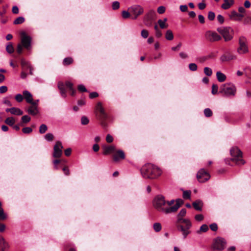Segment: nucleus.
<instances>
[{"instance_id":"f257e3e1","label":"nucleus","mask_w":251,"mask_h":251,"mask_svg":"<svg viewBox=\"0 0 251 251\" xmlns=\"http://www.w3.org/2000/svg\"><path fill=\"white\" fill-rule=\"evenodd\" d=\"M186 214V210L185 208L181 209L177 216L176 224L177 230L182 232L184 238H186L188 235L191 233L190 229L192 226V224L190 220L183 218Z\"/></svg>"},{"instance_id":"f03ea898","label":"nucleus","mask_w":251,"mask_h":251,"mask_svg":"<svg viewBox=\"0 0 251 251\" xmlns=\"http://www.w3.org/2000/svg\"><path fill=\"white\" fill-rule=\"evenodd\" d=\"M143 177L148 179H156L162 174V170L158 166L151 164H145L141 169Z\"/></svg>"},{"instance_id":"7ed1b4c3","label":"nucleus","mask_w":251,"mask_h":251,"mask_svg":"<svg viewBox=\"0 0 251 251\" xmlns=\"http://www.w3.org/2000/svg\"><path fill=\"white\" fill-rule=\"evenodd\" d=\"M95 113L96 119L100 121L101 126L104 129H106L108 126V122L109 120L110 117L105 112L101 102H98L95 106Z\"/></svg>"},{"instance_id":"20e7f679","label":"nucleus","mask_w":251,"mask_h":251,"mask_svg":"<svg viewBox=\"0 0 251 251\" xmlns=\"http://www.w3.org/2000/svg\"><path fill=\"white\" fill-rule=\"evenodd\" d=\"M153 206L159 212L165 214H170V207H168L167 201L162 195L157 196L153 200Z\"/></svg>"},{"instance_id":"39448f33","label":"nucleus","mask_w":251,"mask_h":251,"mask_svg":"<svg viewBox=\"0 0 251 251\" xmlns=\"http://www.w3.org/2000/svg\"><path fill=\"white\" fill-rule=\"evenodd\" d=\"M21 36V44H18L17 46V53H21L23 50V47L27 50L31 49V43L32 38L30 36L27 35L25 32L22 31L20 33Z\"/></svg>"},{"instance_id":"423d86ee","label":"nucleus","mask_w":251,"mask_h":251,"mask_svg":"<svg viewBox=\"0 0 251 251\" xmlns=\"http://www.w3.org/2000/svg\"><path fill=\"white\" fill-rule=\"evenodd\" d=\"M230 152L232 156L231 160L232 161L239 165L245 164V162L242 159V152L237 147L232 148Z\"/></svg>"},{"instance_id":"0eeeda50","label":"nucleus","mask_w":251,"mask_h":251,"mask_svg":"<svg viewBox=\"0 0 251 251\" xmlns=\"http://www.w3.org/2000/svg\"><path fill=\"white\" fill-rule=\"evenodd\" d=\"M219 92L224 93L226 96H234L236 92V88L233 84L227 83L221 86Z\"/></svg>"},{"instance_id":"6e6552de","label":"nucleus","mask_w":251,"mask_h":251,"mask_svg":"<svg viewBox=\"0 0 251 251\" xmlns=\"http://www.w3.org/2000/svg\"><path fill=\"white\" fill-rule=\"evenodd\" d=\"M217 31L220 33L223 37L225 41L227 42L232 39L234 31L230 27H218L217 29Z\"/></svg>"},{"instance_id":"1a4fd4ad","label":"nucleus","mask_w":251,"mask_h":251,"mask_svg":"<svg viewBox=\"0 0 251 251\" xmlns=\"http://www.w3.org/2000/svg\"><path fill=\"white\" fill-rule=\"evenodd\" d=\"M226 242L224 238L218 237L213 240L212 248L214 250L222 251L226 248Z\"/></svg>"},{"instance_id":"9d476101","label":"nucleus","mask_w":251,"mask_h":251,"mask_svg":"<svg viewBox=\"0 0 251 251\" xmlns=\"http://www.w3.org/2000/svg\"><path fill=\"white\" fill-rule=\"evenodd\" d=\"M132 19L135 20L144 12V8L139 5H135L128 8Z\"/></svg>"},{"instance_id":"9b49d317","label":"nucleus","mask_w":251,"mask_h":251,"mask_svg":"<svg viewBox=\"0 0 251 251\" xmlns=\"http://www.w3.org/2000/svg\"><path fill=\"white\" fill-rule=\"evenodd\" d=\"M205 38L207 41L210 42L218 41L222 39L220 35L215 31L212 30H208L205 32Z\"/></svg>"},{"instance_id":"f8f14e48","label":"nucleus","mask_w":251,"mask_h":251,"mask_svg":"<svg viewBox=\"0 0 251 251\" xmlns=\"http://www.w3.org/2000/svg\"><path fill=\"white\" fill-rule=\"evenodd\" d=\"M210 178L209 174L204 169H200L197 174V178L201 183H204L208 181Z\"/></svg>"},{"instance_id":"ddd939ff","label":"nucleus","mask_w":251,"mask_h":251,"mask_svg":"<svg viewBox=\"0 0 251 251\" xmlns=\"http://www.w3.org/2000/svg\"><path fill=\"white\" fill-rule=\"evenodd\" d=\"M155 16V12L153 10H149L144 16L143 22L145 25L148 26H150L152 25Z\"/></svg>"},{"instance_id":"4468645a","label":"nucleus","mask_w":251,"mask_h":251,"mask_svg":"<svg viewBox=\"0 0 251 251\" xmlns=\"http://www.w3.org/2000/svg\"><path fill=\"white\" fill-rule=\"evenodd\" d=\"M63 147L60 141H57L53 147L52 156L54 158H60L62 155Z\"/></svg>"},{"instance_id":"2eb2a0df","label":"nucleus","mask_w":251,"mask_h":251,"mask_svg":"<svg viewBox=\"0 0 251 251\" xmlns=\"http://www.w3.org/2000/svg\"><path fill=\"white\" fill-rule=\"evenodd\" d=\"M239 47L238 49V52L239 53H245L248 51V47L246 45V39L244 37H241L239 40Z\"/></svg>"},{"instance_id":"dca6fc26","label":"nucleus","mask_w":251,"mask_h":251,"mask_svg":"<svg viewBox=\"0 0 251 251\" xmlns=\"http://www.w3.org/2000/svg\"><path fill=\"white\" fill-rule=\"evenodd\" d=\"M113 161L118 162L122 160H124L126 158V155L124 151L121 150L116 151L113 156Z\"/></svg>"},{"instance_id":"f3484780","label":"nucleus","mask_w":251,"mask_h":251,"mask_svg":"<svg viewBox=\"0 0 251 251\" xmlns=\"http://www.w3.org/2000/svg\"><path fill=\"white\" fill-rule=\"evenodd\" d=\"M102 150L103 154L104 155H107L108 154L114 153V152L116 151V147L113 145L103 146L102 147Z\"/></svg>"},{"instance_id":"a211bd4d","label":"nucleus","mask_w":251,"mask_h":251,"mask_svg":"<svg viewBox=\"0 0 251 251\" xmlns=\"http://www.w3.org/2000/svg\"><path fill=\"white\" fill-rule=\"evenodd\" d=\"M21 64L23 70L26 71L28 69L29 70V74L33 75L32 71L33 70L30 64L25 59H22L21 61Z\"/></svg>"},{"instance_id":"6ab92c4d","label":"nucleus","mask_w":251,"mask_h":251,"mask_svg":"<svg viewBox=\"0 0 251 251\" xmlns=\"http://www.w3.org/2000/svg\"><path fill=\"white\" fill-rule=\"evenodd\" d=\"M9 248L8 243L4 237L0 235V251H8Z\"/></svg>"},{"instance_id":"aec40b11","label":"nucleus","mask_w":251,"mask_h":251,"mask_svg":"<svg viewBox=\"0 0 251 251\" xmlns=\"http://www.w3.org/2000/svg\"><path fill=\"white\" fill-rule=\"evenodd\" d=\"M229 16L230 19L232 20L235 21H240L242 20L244 15L242 14L238 13L235 10H233L231 12L230 14L229 15Z\"/></svg>"},{"instance_id":"412c9836","label":"nucleus","mask_w":251,"mask_h":251,"mask_svg":"<svg viewBox=\"0 0 251 251\" xmlns=\"http://www.w3.org/2000/svg\"><path fill=\"white\" fill-rule=\"evenodd\" d=\"M31 105L28 108V113L33 116H35L38 113V110L37 108V103L36 102H33L30 103Z\"/></svg>"},{"instance_id":"4be33fe9","label":"nucleus","mask_w":251,"mask_h":251,"mask_svg":"<svg viewBox=\"0 0 251 251\" xmlns=\"http://www.w3.org/2000/svg\"><path fill=\"white\" fill-rule=\"evenodd\" d=\"M176 204L170 207L171 213H175L178 208L183 204V201L181 199H177L176 201Z\"/></svg>"},{"instance_id":"5701e85b","label":"nucleus","mask_w":251,"mask_h":251,"mask_svg":"<svg viewBox=\"0 0 251 251\" xmlns=\"http://www.w3.org/2000/svg\"><path fill=\"white\" fill-rule=\"evenodd\" d=\"M23 95L24 96V99L25 100L27 103H31L34 102L32 95L29 91L27 90L23 91Z\"/></svg>"},{"instance_id":"b1692460","label":"nucleus","mask_w":251,"mask_h":251,"mask_svg":"<svg viewBox=\"0 0 251 251\" xmlns=\"http://www.w3.org/2000/svg\"><path fill=\"white\" fill-rule=\"evenodd\" d=\"M58 88L60 91L61 96L63 98H66V92L65 90V86L64 84L62 82H59L58 83Z\"/></svg>"},{"instance_id":"393cba45","label":"nucleus","mask_w":251,"mask_h":251,"mask_svg":"<svg viewBox=\"0 0 251 251\" xmlns=\"http://www.w3.org/2000/svg\"><path fill=\"white\" fill-rule=\"evenodd\" d=\"M234 1L231 0H224V3L222 4L221 7L224 10L228 9L234 4Z\"/></svg>"},{"instance_id":"a878e982","label":"nucleus","mask_w":251,"mask_h":251,"mask_svg":"<svg viewBox=\"0 0 251 251\" xmlns=\"http://www.w3.org/2000/svg\"><path fill=\"white\" fill-rule=\"evenodd\" d=\"M192 205L196 210L198 211H201L203 202L201 200H197L193 202Z\"/></svg>"},{"instance_id":"bb28decb","label":"nucleus","mask_w":251,"mask_h":251,"mask_svg":"<svg viewBox=\"0 0 251 251\" xmlns=\"http://www.w3.org/2000/svg\"><path fill=\"white\" fill-rule=\"evenodd\" d=\"M4 122L6 124L11 126L14 129H16V126H14L15 123V119L12 117H9L7 118Z\"/></svg>"},{"instance_id":"cd10ccee","label":"nucleus","mask_w":251,"mask_h":251,"mask_svg":"<svg viewBox=\"0 0 251 251\" xmlns=\"http://www.w3.org/2000/svg\"><path fill=\"white\" fill-rule=\"evenodd\" d=\"M216 76L218 80L220 82H224L226 79V75L221 72H217L216 73Z\"/></svg>"},{"instance_id":"c85d7f7f","label":"nucleus","mask_w":251,"mask_h":251,"mask_svg":"<svg viewBox=\"0 0 251 251\" xmlns=\"http://www.w3.org/2000/svg\"><path fill=\"white\" fill-rule=\"evenodd\" d=\"M74 62V59L71 57H68L65 58L62 62L64 66H68L72 64Z\"/></svg>"},{"instance_id":"c756f323","label":"nucleus","mask_w":251,"mask_h":251,"mask_svg":"<svg viewBox=\"0 0 251 251\" xmlns=\"http://www.w3.org/2000/svg\"><path fill=\"white\" fill-rule=\"evenodd\" d=\"M7 218L6 215L4 213L3 209L2 207L1 202L0 201V220H4Z\"/></svg>"},{"instance_id":"7c9ffc66","label":"nucleus","mask_w":251,"mask_h":251,"mask_svg":"<svg viewBox=\"0 0 251 251\" xmlns=\"http://www.w3.org/2000/svg\"><path fill=\"white\" fill-rule=\"evenodd\" d=\"M167 21V18H164L163 20L159 19L158 21V24H159L160 27L162 29L165 28L167 27V25H166L165 23Z\"/></svg>"},{"instance_id":"2f4dec72","label":"nucleus","mask_w":251,"mask_h":251,"mask_svg":"<svg viewBox=\"0 0 251 251\" xmlns=\"http://www.w3.org/2000/svg\"><path fill=\"white\" fill-rule=\"evenodd\" d=\"M165 38L167 40L169 41H171L174 39V35L171 30H168L166 31Z\"/></svg>"},{"instance_id":"473e14b6","label":"nucleus","mask_w":251,"mask_h":251,"mask_svg":"<svg viewBox=\"0 0 251 251\" xmlns=\"http://www.w3.org/2000/svg\"><path fill=\"white\" fill-rule=\"evenodd\" d=\"M208 230V226L206 224H203L201 226L200 229L197 231V233H201V232H206Z\"/></svg>"},{"instance_id":"72a5a7b5","label":"nucleus","mask_w":251,"mask_h":251,"mask_svg":"<svg viewBox=\"0 0 251 251\" xmlns=\"http://www.w3.org/2000/svg\"><path fill=\"white\" fill-rule=\"evenodd\" d=\"M153 228L155 232H159L162 229V226L159 223H155L153 225Z\"/></svg>"},{"instance_id":"f704fd0d","label":"nucleus","mask_w":251,"mask_h":251,"mask_svg":"<svg viewBox=\"0 0 251 251\" xmlns=\"http://www.w3.org/2000/svg\"><path fill=\"white\" fill-rule=\"evenodd\" d=\"M203 112L205 116L206 117H210L213 115L212 110L209 108H205Z\"/></svg>"},{"instance_id":"c9c22d12","label":"nucleus","mask_w":251,"mask_h":251,"mask_svg":"<svg viewBox=\"0 0 251 251\" xmlns=\"http://www.w3.org/2000/svg\"><path fill=\"white\" fill-rule=\"evenodd\" d=\"M47 129V126L45 124H42L39 127V132L41 134L45 133Z\"/></svg>"},{"instance_id":"e433bc0d","label":"nucleus","mask_w":251,"mask_h":251,"mask_svg":"<svg viewBox=\"0 0 251 251\" xmlns=\"http://www.w3.org/2000/svg\"><path fill=\"white\" fill-rule=\"evenodd\" d=\"M191 192L190 190L184 191L183 193V198L184 199H190L191 197Z\"/></svg>"},{"instance_id":"4c0bfd02","label":"nucleus","mask_w":251,"mask_h":251,"mask_svg":"<svg viewBox=\"0 0 251 251\" xmlns=\"http://www.w3.org/2000/svg\"><path fill=\"white\" fill-rule=\"evenodd\" d=\"M6 51L9 53H12L14 52V48L11 43H9L6 46Z\"/></svg>"},{"instance_id":"58836bf2","label":"nucleus","mask_w":251,"mask_h":251,"mask_svg":"<svg viewBox=\"0 0 251 251\" xmlns=\"http://www.w3.org/2000/svg\"><path fill=\"white\" fill-rule=\"evenodd\" d=\"M204 73L206 75L210 76L212 74V71L211 69L209 67H205L204 68Z\"/></svg>"},{"instance_id":"ea45409f","label":"nucleus","mask_w":251,"mask_h":251,"mask_svg":"<svg viewBox=\"0 0 251 251\" xmlns=\"http://www.w3.org/2000/svg\"><path fill=\"white\" fill-rule=\"evenodd\" d=\"M45 138L48 141H52L53 140L54 136L52 133H48L45 135Z\"/></svg>"},{"instance_id":"a19ab883","label":"nucleus","mask_w":251,"mask_h":251,"mask_svg":"<svg viewBox=\"0 0 251 251\" xmlns=\"http://www.w3.org/2000/svg\"><path fill=\"white\" fill-rule=\"evenodd\" d=\"M89 122L88 118L86 116H82L81 119V123L83 125H87Z\"/></svg>"},{"instance_id":"79ce46f5","label":"nucleus","mask_w":251,"mask_h":251,"mask_svg":"<svg viewBox=\"0 0 251 251\" xmlns=\"http://www.w3.org/2000/svg\"><path fill=\"white\" fill-rule=\"evenodd\" d=\"M131 14L130 13V11H123L122 12V17L124 18V19H127V18H128L130 16Z\"/></svg>"},{"instance_id":"37998d69","label":"nucleus","mask_w":251,"mask_h":251,"mask_svg":"<svg viewBox=\"0 0 251 251\" xmlns=\"http://www.w3.org/2000/svg\"><path fill=\"white\" fill-rule=\"evenodd\" d=\"M189 68L192 71H196L197 70L198 67L196 64L192 63L189 64Z\"/></svg>"},{"instance_id":"c03bdc74","label":"nucleus","mask_w":251,"mask_h":251,"mask_svg":"<svg viewBox=\"0 0 251 251\" xmlns=\"http://www.w3.org/2000/svg\"><path fill=\"white\" fill-rule=\"evenodd\" d=\"M218 90V86L217 85L213 84L212 86V91L211 93L213 95H215L217 93Z\"/></svg>"},{"instance_id":"a18cd8bd","label":"nucleus","mask_w":251,"mask_h":251,"mask_svg":"<svg viewBox=\"0 0 251 251\" xmlns=\"http://www.w3.org/2000/svg\"><path fill=\"white\" fill-rule=\"evenodd\" d=\"M22 131L24 133L29 134L32 131V129L30 127H25L22 129Z\"/></svg>"},{"instance_id":"49530a36","label":"nucleus","mask_w":251,"mask_h":251,"mask_svg":"<svg viewBox=\"0 0 251 251\" xmlns=\"http://www.w3.org/2000/svg\"><path fill=\"white\" fill-rule=\"evenodd\" d=\"M78 90L81 92H86L87 91V89L83 84L78 85L77 86Z\"/></svg>"},{"instance_id":"de8ad7c7","label":"nucleus","mask_w":251,"mask_h":251,"mask_svg":"<svg viewBox=\"0 0 251 251\" xmlns=\"http://www.w3.org/2000/svg\"><path fill=\"white\" fill-rule=\"evenodd\" d=\"M65 86H66L67 88H68L69 90H72L73 88H74L73 87V83H72L71 82L69 81H66L65 83Z\"/></svg>"},{"instance_id":"09e8293b","label":"nucleus","mask_w":251,"mask_h":251,"mask_svg":"<svg viewBox=\"0 0 251 251\" xmlns=\"http://www.w3.org/2000/svg\"><path fill=\"white\" fill-rule=\"evenodd\" d=\"M31 120L30 117L28 115H25L22 117V120L23 123H27L29 122Z\"/></svg>"},{"instance_id":"8fccbe9b","label":"nucleus","mask_w":251,"mask_h":251,"mask_svg":"<svg viewBox=\"0 0 251 251\" xmlns=\"http://www.w3.org/2000/svg\"><path fill=\"white\" fill-rule=\"evenodd\" d=\"M215 17V13L213 12L209 11L208 13V19L210 21H213Z\"/></svg>"},{"instance_id":"3c124183","label":"nucleus","mask_w":251,"mask_h":251,"mask_svg":"<svg viewBox=\"0 0 251 251\" xmlns=\"http://www.w3.org/2000/svg\"><path fill=\"white\" fill-rule=\"evenodd\" d=\"M209 227L211 230L216 231L218 230V226L216 223H213L209 226Z\"/></svg>"},{"instance_id":"603ef678","label":"nucleus","mask_w":251,"mask_h":251,"mask_svg":"<svg viewBox=\"0 0 251 251\" xmlns=\"http://www.w3.org/2000/svg\"><path fill=\"white\" fill-rule=\"evenodd\" d=\"M120 7V3L119 2L116 1H114L112 3V8L113 10H117L119 9Z\"/></svg>"},{"instance_id":"864d4df0","label":"nucleus","mask_w":251,"mask_h":251,"mask_svg":"<svg viewBox=\"0 0 251 251\" xmlns=\"http://www.w3.org/2000/svg\"><path fill=\"white\" fill-rule=\"evenodd\" d=\"M141 36L144 38H147L149 36L148 31L146 29H143L141 31Z\"/></svg>"},{"instance_id":"5fc2aeb1","label":"nucleus","mask_w":251,"mask_h":251,"mask_svg":"<svg viewBox=\"0 0 251 251\" xmlns=\"http://www.w3.org/2000/svg\"><path fill=\"white\" fill-rule=\"evenodd\" d=\"M217 20L220 24H223L224 23L225 19L224 17L221 15H218L217 16Z\"/></svg>"},{"instance_id":"6e6d98bb","label":"nucleus","mask_w":251,"mask_h":251,"mask_svg":"<svg viewBox=\"0 0 251 251\" xmlns=\"http://www.w3.org/2000/svg\"><path fill=\"white\" fill-rule=\"evenodd\" d=\"M204 217L202 214H198L195 215V219L197 221H201L203 220Z\"/></svg>"},{"instance_id":"4d7b16f0","label":"nucleus","mask_w":251,"mask_h":251,"mask_svg":"<svg viewBox=\"0 0 251 251\" xmlns=\"http://www.w3.org/2000/svg\"><path fill=\"white\" fill-rule=\"evenodd\" d=\"M165 7L164 6H160L157 8V12L160 14H163L165 12Z\"/></svg>"},{"instance_id":"13d9d810","label":"nucleus","mask_w":251,"mask_h":251,"mask_svg":"<svg viewBox=\"0 0 251 251\" xmlns=\"http://www.w3.org/2000/svg\"><path fill=\"white\" fill-rule=\"evenodd\" d=\"M99 96V94L96 92H93L90 93L89 98L93 99L97 98Z\"/></svg>"},{"instance_id":"bf43d9fd","label":"nucleus","mask_w":251,"mask_h":251,"mask_svg":"<svg viewBox=\"0 0 251 251\" xmlns=\"http://www.w3.org/2000/svg\"><path fill=\"white\" fill-rule=\"evenodd\" d=\"M243 23L245 25H251V18L247 17L244 20Z\"/></svg>"},{"instance_id":"052dcab7","label":"nucleus","mask_w":251,"mask_h":251,"mask_svg":"<svg viewBox=\"0 0 251 251\" xmlns=\"http://www.w3.org/2000/svg\"><path fill=\"white\" fill-rule=\"evenodd\" d=\"M106 141L107 143H111L113 141V138L110 134H107L106 137Z\"/></svg>"},{"instance_id":"680f3d73","label":"nucleus","mask_w":251,"mask_h":251,"mask_svg":"<svg viewBox=\"0 0 251 251\" xmlns=\"http://www.w3.org/2000/svg\"><path fill=\"white\" fill-rule=\"evenodd\" d=\"M231 58L229 56L224 55L221 57V60L223 62L228 61Z\"/></svg>"},{"instance_id":"e2e57ef3","label":"nucleus","mask_w":251,"mask_h":251,"mask_svg":"<svg viewBox=\"0 0 251 251\" xmlns=\"http://www.w3.org/2000/svg\"><path fill=\"white\" fill-rule=\"evenodd\" d=\"M25 20L23 17H19L17 18V25L21 24L25 22Z\"/></svg>"},{"instance_id":"0e129e2a","label":"nucleus","mask_w":251,"mask_h":251,"mask_svg":"<svg viewBox=\"0 0 251 251\" xmlns=\"http://www.w3.org/2000/svg\"><path fill=\"white\" fill-rule=\"evenodd\" d=\"M24 96L23 95H21V94H17V101L18 102H22L23 100H24Z\"/></svg>"},{"instance_id":"69168bd1","label":"nucleus","mask_w":251,"mask_h":251,"mask_svg":"<svg viewBox=\"0 0 251 251\" xmlns=\"http://www.w3.org/2000/svg\"><path fill=\"white\" fill-rule=\"evenodd\" d=\"M197 60L200 62V63H203L206 60H207V57L206 56H203L201 57H200L197 58Z\"/></svg>"},{"instance_id":"338daca9","label":"nucleus","mask_w":251,"mask_h":251,"mask_svg":"<svg viewBox=\"0 0 251 251\" xmlns=\"http://www.w3.org/2000/svg\"><path fill=\"white\" fill-rule=\"evenodd\" d=\"M182 46L181 43H179L176 47H173L172 48V50L173 51H177L179 50Z\"/></svg>"},{"instance_id":"774afa93","label":"nucleus","mask_w":251,"mask_h":251,"mask_svg":"<svg viewBox=\"0 0 251 251\" xmlns=\"http://www.w3.org/2000/svg\"><path fill=\"white\" fill-rule=\"evenodd\" d=\"M72 152V149L71 148H67L64 151L65 155L66 156H69Z\"/></svg>"}]
</instances>
